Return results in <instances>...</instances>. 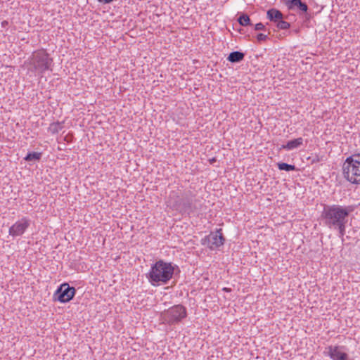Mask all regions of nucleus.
<instances>
[{"instance_id":"nucleus-4","label":"nucleus","mask_w":360,"mask_h":360,"mask_svg":"<svg viewBox=\"0 0 360 360\" xmlns=\"http://www.w3.org/2000/svg\"><path fill=\"white\" fill-rule=\"evenodd\" d=\"M53 59L48 53L44 50L34 51L30 58V65L38 74H42L46 70H51Z\"/></svg>"},{"instance_id":"nucleus-13","label":"nucleus","mask_w":360,"mask_h":360,"mask_svg":"<svg viewBox=\"0 0 360 360\" xmlns=\"http://www.w3.org/2000/svg\"><path fill=\"white\" fill-rule=\"evenodd\" d=\"M63 127V124L61 122H57L50 124L48 130L51 134H56L59 132Z\"/></svg>"},{"instance_id":"nucleus-5","label":"nucleus","mask_w":360,"mask_h":360,"mask_svg":"<svg viewBox=\"0 0 360 360\" xmlns=\"http://www.w3.org/2000/svg\"><path fill=\"white\" fill-rule=\"evenodd\" d=\"M186 315V308L177 304L162 312L160 318L163 323L172 325L180 322Z\"/></svg>"},{"instance_id":"nucleus-25","label":"nucleus","mask_w":360,"mask_h":360,"mask_svg":"<svg viewBox=\"0 0 360 360\" xmlns=\"http://www.w3.org/2000/svg\"><path fill=\"white\" fill-rule=\"evenodd\" d=\"M224 290H225V291H226V292H229V291H230V290H229V288H224Z\"/></svg>"},{"instance_id":"nucleus-6","label":"nucleus","mask_w":360,"mask_h":360,"mask_svg":"<svg viewBox=\"0 0 360 360\" xmlns=\"http://www.w3.org/2000/svg\"><path fill=\"white\" fill-rule=\"evenodd\" d=\"M76 290L70 287L68 283H62L53 294V300L61 303L70 302L75 296Z\"/></svg>"},{"instance_id":"nucleus-15","label":"nucleus","mask_w":360,"mask_h":360,"mask_svg":"<svg viewBox=\"0 0 360 360\" xmlns=\"http://www.w3.org/2000/svg\"><path fill=\"white\" fill-rule=\"evenodd\" d=\"M41 157V153L38 152H32L27 153L25 160L26 161H34V160H39Z\"/></svg>"},{"instance_id":"nucleus-7","label":"nucleus","mask_w":360,"mask_h":360,"mask_svg":"<svg viewBox=\"0 0 360 360\" xmlns=\"http://www.w3.org/2000/svg\"><path fill=\"white\" fill-rule=\"evenodd\" d=\"M221 229L217 230L216 232L210 233L202 240V244L207 246L211 250H215L221 246L225 241Z\"/></svg>"},{"instance_id":"nucleus-1","label":"nucleus","mask_w":360,"mask_h":360,"mask_svg":"<svg viewBox=\"0 0 360 360\" xmlns=\"http://www.w3.org/2000/svg\"><path fill=\"white\" fill-rule=\"evenodd\" d=\"M354 205L341 206L339 205H324L321 217L324 224L330 229H338L339 236L343 240L348 217L354 212Z\"/></svg>"},{"instance_id":"nucleus-22","label":"nucleus","mask_w":360,"mask_h":360,"mask_svg":"<svg viewBox=\"0 0 360 360\" xmlns=\"http://www.w3.org/2000/svg\"><path fill=\"white\" fill-rule=\"evenodd\" d=\"M286 5L290 10L292 9V0H288Z\"/></svg>"},{"instance_id":"nucleus-20","label":"nucleus","mask_w":360,"mask_h":360,"mask_svg":"<svg viewBox=\"0 0 360 360\" xmlns=\"http://www.w3.org/2000/svg\"><path fill=\"white\" fill-rule=\"evenodd\" d=\"M255 30L258 31V30H265V25L262 23V22H259V23H257L255 25Z\"/></svg>"},{"instance_id":"nucleus-14","label":"nucleus","mask_w":360,"mask_h":360,"mask_svg":"<svg viewBox=\"0 0 360 360\" xmlns=\"http://www.w3.org/2000/svg\"><path fill=\"white\" fill-rule=\"evenodd\" d=\"M238 22L241 26H248L252 25L250 17L245 13H243L240 15L238 18Z\"/></svg>"},{"instance_id":"nucleus-11","label":"nucleus","mask_w":360,"mask_h":360,"mask_svg":"<svg viewBox=\"0 0 360 360\" xmlns=\"http://www.w3.org/2000/svg\"><path fill=\"white\" fill-rule=\"evenodd\" d=\"M297 8L301 15H304L307 17L308 14V6L305 2H302L301 0H294V8Z\"/></svg>"},{"instance_id":"nucleus-12","label":"nucleus","mask_w":360,"mask_h":360,"mask_svg":"<svg viewBox=\"0 0 360 360\" xmlns=\"http://www.w3.org/2000/svg\"><path fill=\"white\" fill-rule=\"evenodd\" d=\"M245 54L240 51H233L228 56V60L231 63H238L243 60Z\"/></svg>"},{"instance_id":"nucleus-2","label":"nucleus","mask_w":360,"mask_h":360,"mask_svg":"<svg viewBox=\"0 0 360 360\" xmlns=\"http://www.w3.org/2000/svg\"><path fill=\"white\" fill-rule=\"evenodd\" d=\"M174 271L171 263L159 260L151 266L148 278L153 285L166 284L172 278Z\"/></svg>"},{"instance_id":"nucleus-24","label":"nucleus","mask_w":360,"mask_h":360,"mask_svg":"<svg viewBox=\"0 0 360 360\" xmlns=\"http://www.w3.org/2000/svg\"><path fill=\"white\" fill-rule=\"evenodd\" d=\"M99 2H102L104 4H108L112 2L113 0H98Z\"/></svg>"},{"instance_id":"nucleus-10","label":"nucleus","mask_w":360,"mask_h":360,"mask_svg":"<svg viewBox=\"0 0 360 360\" xmlns=\"http://www.w3.org/2000/svg\"><path fill=\"white\" fill-rule=\"evenodd\" d=\"M267 18L269 20L277 22L279 20L283 18V14L277 9L271 8L267 11Z\"/></svg>"},{"instance_id":"nucleus-3","label":"nucleus","mask_w":360,"mask_h":360,"mask_svg":"<svg viewBox=\"0 0 360 360\" xmlns=\"http://www.w3.org/2000/svg\"><path fill=\"white\" fill-rule=\"evenodd\" d=\"M344 177L353 184H360V153L347 157L342 165Z\"/></svg>"},{"instance_id":"nucleus-23","label":"nucleus","mask_w":360,"mask_h":360,"mask_svg":"<svg viewBox=\"0 0 360 360\" xmlns=\"http://www.w3.org/2000/svg\"><path fill=\"white\" fill-rule=\"evenodd\" d=\"M185 207L191 208V203L189 201H187L186 202H184Z\"/></svg>"},{"instance_id":"nucleus-19","label":"nucleus","mask_w":360,"mask_h":360,"mask_svg":"<svg viewBox=\"0 0 360 360\" xmlns=\"http://www.w3.org/2000/svg\"><path fill=\"white\" fill-rule=\"evenodd\" d=\"M267 38H268V35L267 34H264L263 33H259L257 36V39L259 41H265Z\"/></svg>"},{"instance_id":"nucleus-9","label":"nucleus","mask_w":360,"mask_h":360,"mask_svg":"<svg viewBox=\"0 0 360 360\" xmlns=\"http://www.w3.org/2000/svg\"><path fill=\"white\" fill-rule=\"evenodd\" d=\"M30 226V220L26 218H22L16 221L9 229V234L12 236H19L22 235Z\"/></svg>"},{"instance_id":"nucleus-21","label":"nucleus","mask_w":360,"mask_h":360,"mask_svg":"<svg viewBox=\"0 0 360 360\" xmlns=\"http://www.w3.org/2000/svg\"><path fill=\"white\" fill-rule=\"evenodd\" d=\"M283 148H286L290 149V150L292 149V140L289 141L287 143L286 146H283Z\"/></svg>"},{"instance_id":"nucleus-8","label":"nucleus","mask_w":360,"mask_h":360,"mask_svg":"<svg viewBox=\"0 0 360 360\" xmlns=\"http://www.w3.org/2000/svg\"><path fill=\"white\" fill-rule=\"evenodd\" d=\"M344 346H328L325 353L333 360H347L348 355Z\"/></svg>"},{"instance_id":"nucleus-16","label":"nucleus","mask_w":360,"mask_h":360,"mask_svg":"<svg viewBox=\"0 0 360 360\" xmlns=\"http://www.w3.org/2000/svg\"><path fill=\"white\" fill-rule=\"evenodd\" d=\"M290 24L286 21L283 20V18L277 22V27L281 30H287L290 28Z\"/></svg>"},{"instance_id":"nucleus-17","label":"nucleus","mask_w":360,"mask_h":360,"mask_svg":"<svg viewBox=\"0 0 360 360\" xmlns=\"http://www.w3.org/2000/svg\"><path fill=\"white\" fill-rule=\"evenodd\" d=\"M277 165L280 170H285L288 172L292 170V165H289L284 162H279Z\"/></svg>"},{"instance_id":"nucleus-18","label":"nucleus","mask_w":360,"mask_h":360,"mask_svg":"<svg viewBox=\"0 0 360 360\" xmlns=\"http://www.w3.org/2000/svg\"><path fill=\"white\" fill-rule=\"evenodd\" d=\"M303 141L302 138L294 139V148L303 145Z\"/></svg>"}]
</instances>
